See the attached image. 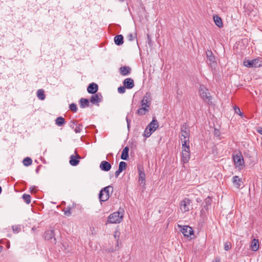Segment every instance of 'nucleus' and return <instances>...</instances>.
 <instances>
[{"label": "nucleus", "instance_id": "nucleus-1", "mask_svg": "<svg viewBox=\"0 0 262 262\" xmlns=\"http://www.w3.org/2000/svg\"><path fill=\"white\" fill-rule=\"evenodd\" d=\"M151 101V94L147 92L141 100V107L137 111L139 115H144L149 111Z\"/></svg>", "mask_w": 262, "mask_h": 262}, {"label": "nucleus", "instance_id": "nucleus-2", "mask_svg": "<svg viewBox=\"0 0 262 262\" xmlns=\"http://www.w3.org/2000/svg\"><path fill=\"white\" fill-rule=\"evenodd\" d=\"M123 214L120 211L111 214L107 219V223L110 224L119 223L122 220Z\"/></svg>", "mask_w": 262, "mask_h": 262}, {"label": "nucleus", "instance_id": "nucleus-3", "mask_svg": "<svg viewBox=\"0 0 262 262\" xmlns=\"http://www.w3.org/2000/svg\"><path fill=\"white\" fill-rule=\"evenodd\" d=\"M244 65L247 68H259L262 66V60L256 58L252 60L244 59Z\"/></svg>", "mask_w": 262, "mask_h": 262}, {"label": "nucleus", "instance_id": "nucleus-4", "mask_svg": "<svg viewBox=\"0 0 262 262\" xmlns=\"http://www.w3.org/2000/svg\"><path fill=\"white\" fill-rule=\"evenodd\" d=\"M113 187L111 186H108L102 189L99 193L100 201L105 202L107 201L110 197V191H113Z\"/></svg>", "mask_w": 262, "mask_h": 262}, {"label": "nucleus", "instance_id": "nucleus-5", "mask_svg": "<svg viewBox=\"0 0 262 262\" xmlns=\"http://www.w3.org/2000/svg\"><path fill=\"white\" fill-rule=\"evenodd\" d=\"M180 208L182 212H186L192 208L191 201L188 198H185L181 201Z\"/></svg>", "mask_w": 262, "mask_h": 262}, {"label": "nucleus", "instance_id": "nucleus-6", "mask_svg": "<svg viewBox=\"0 0 262 262\" xmlns=\"http://www.w3.org/2000/svg\"><path fill=\"white\" fill-rule=\"evenodd\" d=\"M235 166L236 168L241 169L244 166V161L241 153L237 154L233 157Z\"/></svg>", "mask_w": 262, "mask_h": 262}, {"label": "nucleus", "instance_id": "nucleus-7", "mask_svg": "<svg viewBox=\"0 0 262 262\" xmlns=\"http://www.w3.org/2000/svg\"><path fill=\"white\" fill-rule=\"evenodd\" d=\"M200 94L202 98L205 101H210L211 99L210 94L208 90L204 86H201L200 88Z\"/></svg>", "mask_w": 262, "mask_h": 262}, {"label": "nucleus", "instance_id": "nucleus-8", "mask_svg": "<svg viewBox=\"0 0 262 262\" xmlns=\"http://www.w3.org/2000/svg\"><path fill=\"white\" fill-rule=\"evenodd\" d=\"M180 227H181V231L184 236L189 237L193 234V231L190 227L188 226H184L182 227L181 226Z\"/></svg>", "mask_w": 262, "mask_h": 262}, {"label": "nucleus", "instance_id": "nucleus-9", "mask_svg": "<svg viewBox=\"0 0 262 262\" xmlns=\"http://www.w3.org/2000/svg\"><path fill=\"white\" fill-rule=\"evenodd\" d=\"M182 139H189V129L186 123L183 124L181 128Z\"/></svg>", "mask_w": 262, "mask_h": 262}, {"label": "nucleus", "instance_id": "nucleus-10", "mask_svg": "<svg viewBox=\"0 0 262 262\" xmlns=\"http://www.w3.org/2000/svg\"><path fill=\"white\" fill-rule=\"evenodd\" d=\"M102 97L100 93L94 94L91 97L90 102L94 104H98L102 101Z\"/></svg>", "mask_w": 262, "mask_h": 262}, {"label": "nucleus", "instance_id": "nucleus-11", "mask_svg": "<svg viewBox=\"0 0 262 262\" xmlns=\"http://www.w3.org/2000/svg\"><path fill=\"white\" fill-rule=\"evenodd\" d=\"M75 153L76 155V156L72 155L70 156V164L72 166H76L79 163V159H80V156H79L77 154V151H75Z\"/></svg>", "mask_w": 262, "mask_h": 262}, {"label": "nucleus", "instance_id": "nucleus-12", "mask_svg": "<svg viewBox=\"0 0 262 262\" xmlns=\"http://www.w3.org/2000/svg\"><path fill=\"white\" fill-rule=\"evenodd\" d=\"M98 89V85L95 83H90L88 88L87 91L90 94H95Z\"/></svg>", "mask_w": 262, "mask_h": 262}, {"label": "nucleus", "instance_id": "nucleus-13", "mask_svg": "<svg viewBox=\"0 0 262 262\" xmlns=\"http://www.w3.org/2000/svg\"><path fill=\"white\" fill-rule=\"evenodd\" d=\"M182 160L184 163L188 162L190 159V149H182Z\"/></svg>", "mask_w": 262, "mask_h": 262}, {"label": "nucleus", "instance_id": "nucleus-14", "mask_svg": "<svg viewBox=\"0 0 262 262\" xmlns=\"http://www.w3.org/2000/svg\"><path fill=\"white\" fill-rule=\"evenodd\" d=\"M123 84L128 89H132L135 85L133 79L130 78L125 79L123 81Z\"/></svg>", "mask_w": 262, "mask_h": 262}, {"label": "nucleus", "instance_id": "nucleus-15", "mask_svg": "<svg viewBox=\"0 0 262 262\" xmlns=\"http://www.w3.org/2000/svg\"><path fill=\"white\" fill-rule=\"evenodd\" d=\"M111 167V164L109 162L105 161H102L100 164V169L104 171H109Z\"/></svg>", "mask_w": 262, "mask_h": 262}, {"label": "nucleus", "instance_id": "nucleus-16", "mask_svg": "<svg viewBox=\"0 0 262 262\" xmlns=\"http://www.w3.org/2000/svg\"><path fill=\"white\" fill-rule=\"evenodd\" d=\"M54 232L53 229H51L46 231L45 233V238L47 240H50L52 238L54 239V241L55 242L56 239L54 238Z\"/></svg>", "mask_w": 262, "mask_h": 262}, {"label": "nucleus", "instance_id": "nucleus-17", "mask_svg": "<svg viewBox=\"0 0 262 262\" xmlns=\"http://www.w3.org/2000/svg\"><path fill=\"white\" fill-rule=\"evenodd\" d=\"M159 127V123L157 120L153 118L151 122L149 123V124L147 126L148 128V129H151L152 132H154L156 129Z\"/></svg>", "mask_w": 262, "mask_h": 262}, {"label": "nucleus", "instance_id": "nucleus-18", "mask_svg": "<svg viewBox=\"0 0 262 262\" xmlns=\"http://www.w3.org/2000/svg\"><path fill=\"white\" fill-rule=\"evenodd\" d=\"M232 183L234 186L237 188H239L243 184L242 179L239 178L238 176H235L232 178Z\"/></svg>", "mask_w": 262, "mask_h": 262}, {"label": "nucleus", "instance_id": "nucleus-19", "mask_svg": "<svg viewBox=\"0 0 262 262\" xmlns=\"http://www.w3.org/2000/svg\"><path fill=\"white\" fill-rule=\"evenodd\" d=\"M131 68L128 66L121 67L119 69L120 74L123 76L129 75L131 72Z\"/></svg>", "mask_w": 262, "mask_h": 262}, {"label": "nucleus", "instance_id": "nucleus-20", "mask_svg": "<svg viewBox=\"0 0 262 262\" xmlns=\"http://www.w3.org/2000/svg\"><path fill=\"white\" fill-rule=\"evenodd\" d=\"M251 250L253 251H257L259 249V243L258 240L254 238L251 243L250 245Z\"/></svg>", "mask_w": 262, "mask_h": 262}, {"label": "nucleus", "instance_id": "nucleus-21", "mask_svg": "<svg viewBox=\"0 0 262 262\" xmlns=\"http://www.w3.org/2000/svg\"><path fill=\"white\" fill-rule=\"evenodd\" d=\"M139 170V182L140 184L145 185V174L141 168H138Z\"/></svg>", "mask_w": 262, "mask_h": 262}, {"label": "nucleus", "instance_id": "nucleus-22", "mask_svg": "<svg viewBox=\"0 0 262 262\" xmlns=\"http://www.w3.org/2000/svg\"><path fill=\"white\" fill-rule=\"evenodd\" d=\"M128 152H129V147L126 146L123 149L121 155V158L122 160H126L128 158Z\"/></svg>", "mask_w": 262, "mask_h": 262}, {"label": "nucleus", "instance_id": "nucleus-23", "mask_svg": "<svg viewBox=\"0 0 262 262\" xmlns=\"http://www.w3.org/2000/svg\"><path fill=\"white\" fill-rule=\"evenodd\" d=\"M213 20L215 25L219 28L223 27V22L221 18L217 15L213 16Z\"/></svg>", "mask_w": 262, "mask_h": 262}, {"label": "nucleus", "instance_id": "nucleus-24", "mask_svg": "<svg viewBox=\"0 0 262 262\" xmlns=\"http://www.w3.org/2000/svg\"><path fill=\"white\" fill-rule=\"evenodd\" d=\"M114 41L118 46L122 45L123 43V36L122 35H118L114 38Z\"/></svg>", "mask_w": 262, "mask_h": 262}, {"label": "nucleus", "instance_id": "nucleus-25", "mask_svg": "<svg viewBox=\"0 0 262 262\" xmlns=\"http://www.w3.org/2000/svg\"><path fill=\"white\" fill-rule=\"evenodd\" d=\"M80 106L83 108L85 107H88L90 104V101L85 98H82L80 99Z\"/></svg>", "mask_w": 262, "mask_h": 262}, {"label": "nucleus", "instance_id": "nucleus-26", "mask_svg": "<svg viewBox=\"0 0 262 262\" xmlns=\"http://www.w3.org/2000/svg\"><path fill=\"white\" fill-rule=\"evenodd\" d=\"M182 141V149H189V139H181Z\"/></svg>", "mask_w": 262, "mask_h": 262}, {"label": "nucleus", "instance_id": "nucleus-27", "mask_svg": "<svg viewBox=\"0 0 262 262\" xmlns=\"http://www.w3.org/2000/svg\"><path fill=\"white\" fill-rule=\"evenodd\" d=\"M206 56L207 57V59L211 62H215V57L213 55L212 52L211 50H207L206 51Z\"/></svg>", "mask_w": 262, "mask_h": 262}, {"label": "nucleus", "instance_id": "nucleus-28", "mask_svg": "<svg viewBox=\"0 0 262 262\" xmlns=\"http://www.w3.org/2000/svg\"><path fill=\"white\" fill-rule=\"evenodd\" d=\"M37 96L39 99L43 100L46 98V96L44 94V91L41 89L38 90L37 92Z\"/></svg>", "mask_w": 262, "mask_h": 262}, {"label": "nucleus", "instance_id": "nucleus-29", "mask_svg": "<svg viewBox=\"0 0 262 262\" xmlns=\"http://www.w3.org/2000/svg\"><path fill=\"white\" fill-rule=\"evenodd\" d=\"M55 123L58 126H61L65 123L64 119L62 117H59L56 119Z\"/></svg>", "mask_w": 262, "mask_h": 262}, {"label": "nucleus", "instance_id": "nucleus-30", "mask_svg": "<svg viewBox=\"0 0 262 262\" xmlns=\"http://www.w3.org/2000/svg\"><path fill=\"white\" fill-rule=\"evenodd\" d=\"M32 160L29 157H26L23 160V164L25 166H28L32 164Z\"/></svg>", "mask_w": 262, "mask_h": 262}, {"label": "nucleus", "instance_id": "nucleus-31", "mask_svg": "<svg viewBox=\"0 0 262 262\" xmlns=\"http://www.w3.org/2000/svg\"><path fill=\"white\" fill-rule=\"evenodd\" d=\"M23 199L27 204H29L30 203L31 196L29 194H24L23 195Z\"/></svg>", "mask_w": 262, "mask_h": 262}, {"label": "nucleus", "instance_id": "nucleus-32", "mask_svg": "<svg viewBox=\"0 0 262 262\" xmlns=\"http://www.w3.org/2000/svg\"><path fill=\"white\" fill-rule=\"evenodd\" d=\"M152 133L151 129H148V128L146 127L144 132V136L146 137H149Z\"/></svg>", "mask_w": 262, "mask_h": 262}, {"label": "nucleus", "instance_id": "nucleus-33", "mask_svg": "<svg viewBox=\"0 0 262 262\" xmlns=\"http://www.w3.org/2000/svg\"><path fill=\"white\" fill-rule=\"evenodd\" d=\"M69 108H70V110L75 113L77 111V105L75 103H71L70 106H69Z\"/></svg>", "mask_w": 262, "mask_h": 262}, {"label": "nucleus", "instance_id": "nucleus-34", "mask_svg": "<svg viewBox=\"0 0 262 262\" xmlns=\"http://www.w3.org/2000/svg\"><path fill=\"white\" fill-rule=\"evenodd\" d=\"M21 228L20 225L13 226L12 227V230L14 233H17L20 231Z\"/></svg>", "mask_w": 262, "mask_h": 262}, {"label": "nucleus", "instance_id": "nucleus-35", "mask_svg": "<svg viewBox=\"0 0 262 262\" xmlns=\"http://www.w3.org/2000/svg\"><path fill=\"white\" fill-rule=\"evenodd\" d=\"M126 167V163L125 162L121 161L120 162L119 165V168L121 169L122 171L125 169Z\"/></svg>", "mask_w": 262, "mask_h": 262}, {"label": "nucleus", "instance_id": "nucleus-36", "mask_svg": "<svg viewBox=\"0 0 262 262\" xmlns=\"http://www.w3.org/2000/svg\"><path fill=\"white\" fill-rule=\"evenodd\" d=\"M234 112L236 114L239 115L241 116H243V114L241 112L240 108L237 106L234 107Z\"/></svg>", "mask_w": 262, "mask_h": 262}, {"label": "nucleus", "instance_id": "nucleus-37", "mask_svg": "<svg viewBox=\"0 0 262 262\" xmlns=\"http://www.w3.org/2000/svg\"><path fill=\"white\" fill-rule=\"evenodd\" d=\"M82 128V125L78 124V125H76V127L74 128V131L76 133H80L81 130Z\"/></svg>", "mask_w": 262, "mask_h": 262}, {"label": "nucleus", "instance_id": "nucleus-38", "mask_svg": "<svg viewBox=\"0 0 262 262\" xmlns=\"http://www.w3.org/2000/svg\"><path fill=\"white\" fill-rule=\"evenodd\" d=\"M231 248V244L229 242H226L224 244V249L226 251H228Z\"/></svg>", "mask_w": 262, "mask_h": 262}, {"label": "nucleus", "instance_id": "nucleus-39", "mask_svg": "<svg viewBox=\"0 0 262 262\" xmlns=\"http://www.w3.org/2000/svg\"><path fill=\"white\" fill-rule=\"evenodd\" d=\"M118 92L120 94H123L125 92V86H120L118 88Z\"/></svg>", "mask_w": 262, "mask_h": 262}, {"label": "nucleus", "instance_id": "nucleus-40", "mask_svg": "<svg viewBox=\"0 0 262 262\" xmlns=\"http://www.w3.org/2000/svg\"><path fill=\"white\" fill-rule=\"evenodd\" d=\"M70 127L73 129L74 128V126L75 125H77V121H75V120H72L70 121Z\"/></svg>", "mask_w": 262, "mask_h": 262}, {"label": "nucleus", "instance_id": "nucleus-41", "mask_svg": "<svg viewBox=\"0 0 262 262\" xmlns=\"http://www.w3.org/2000/svg\"><path fill=\"white\" fill-rule=\"evenodd\" d=\"M135 38V36L133 34H129L127 35V38L129 41H133Z\"/></svg>", "mask_w": 262, "mask_h": 262}, {"label": "nucleus", "instance_id": "nucleus-42", "mask_svg": "<svg viewBox=\"0 0 262 262\" xmlns=\"http://www.w3.org/2000/svg\"><path fill=\"white\" fill-rule=\"evenodd\" d=\"M122 171V170L121 169L120 170V169L118 168V169L117 171H116L115 173V177L117 178Z\"/></svg>", "mask_w": 262, "mask_h": 262}, {"label": "nucleus", "instance_id": "nucleus-43", "mask_svg": "<svg viewBox=\"0 0 262 262\" xmlns=\"http://www.w3.org/2000/svg\"><path fill=\"white\" fill-rule=\"evenodd\" d=\"M71 209L70 208H68L67 210L64 211V214L68 216H69L71 215Z\"/></svg>", "mask_w": 262, "mask_h": 262}, {"label": "nucleus", "instance_id": "nucleus-44", "mask_svg": "<svg viewBox=\"0 0 262 262\" xmlns=\"http://www.w3.org/2000/svg\"><path fill=\"white\" fill-rule=\"evenodd\" d=\"M212 262H220V258L216 257L212 260Z\"/></svg>", "mask_w": 262, "mask_h": 262}, {"label": "nucleus", "instance_id": "nucleus-45", "mask_svg": "<svg viewBox=\"0 0 262 262\" xmlns=\"http://www.w3.org/2000/svg\"><path fill=\"white\" fill-rule=\"evenodd\" d=\"M205 202H206V205H210V204H211V203H210V202L209 200H207V199H206V200H205Z\"/></svg>", "mask_w": 262, "mask_h": 262}, {"label": "nucleus", "instance_id": "nucleus-46", "mask_svg": "<svg viewBox=\"0 0 262 262\" xmlns=\"http://www.w3.org/2000/svg\"><path fill=\"white\" fill-rule=\"evenodd\" d=\"M126 121L127 122V126L128 127H129V120H128V119L127 118H126Z\"/></svg>", "mask_w": 262, "mask_h": 262}, {"label": "nucleus", "instance_id": "nucleus-47", "mask_svg": "<svg viewBox=\"0 0 262 262\" xmlns=\"http://www.w3.org/2000/svg\"><path fill=\"white\" fill-rule=\"evenodd\" d=\"M258 132L262 135V128H261L259 130Z\"/></svg>", "mask_w": 262, "mask_h": 262}, {"label": "nucleus", "instance_id": "nucleus-48", "mask_svg": "<svg viewBox=\"0 0 262 262\" xmlns=\"http://www.w3.org/2000/svg\"><path fill=\"white\" fill-rule=\"evenodd\" d=\"M2 249H3V247L0 246V253L2 252Z\"/></svg>", "mask_w": 262, "mask_h": 262}, {"label": "nucleus", "instance_id": "nucleus-49", "mask_svg": "<svg viewBox=\"0 0 262 262\" xmlns=\"http://www.w3.org/2000/svg\"><path fill=\"white\" fill-rule=\"evenodd\" d=\"M120 2H123L124 0H119Z\"/></svg>", "mask_w": 262, "mask_h": 262}]
</instances>
